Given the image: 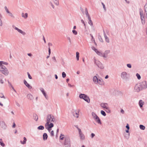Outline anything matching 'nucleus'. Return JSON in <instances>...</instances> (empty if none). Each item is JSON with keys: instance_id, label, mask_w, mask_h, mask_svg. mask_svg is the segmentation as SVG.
Segmentation results:
<instances>
[{"instance_id": "1", "label": "nucleus", "mask_w": 147, "mask_h": 147, "mask_svg": "<svg viewBox=\"0 0 147 147\" xmlns=\"http://www.w3.org/2000/svg\"><path fill=\"white\" fill-rule=\"evenodd\" d=\"M55 121V119L53 116L51 115H48L47 118L46 123L45 124L46 128L49 132L51 130V128L54 126L53 123Z\"/></svg>"}, {"instance_id": "2", "label": "nucleus", "mask_w": 147, "mask_h": 147, "mask_svg": "<svg viewBox=\"0 0 147 147\" xmlns=\"http://www.w3.org/2000/svg\"><path fill=\"white\" fill-rule=\"evenodd\" d=\"M3 61H0V71L3 74L7 75L8 74V71L6 68L2 64Z\"/></svg>"}, {"instance_id": "3", "label": "nucleus", "mask_w": 147, "mask_h": 147, "mask_svg": "<svg viewBox=\"0 0 147 147\" xmlns=\"http://www.w3.org/2000/svg\"><path fill=\"white\" fill-rule=\"evenodd\" d=\"M80 98H82L84 99L85 101L87 102L88 103H89L90 102V99L89 97L86 95L84 94H81L80 95Z\"/></svg>"}, {"instance_id": "4", "label": "nucleus", "mask_w": 147, "mask_h": 147, "mask_svg": "<svg viewBox=\"0 0 147 147\" xmlns=\"http://www.w3.org/2000/svg\"><path fill=\"white\" fill-rule=\"evenodd\" d=\"M93 81L96 83H98L100 85H103L104 84V82H103V80H101V83L100 82L101 80H98L97 77L96 76H94L93 77Z\"/></svg>"}, {"instance_id": "5", "label": "nucleus", "mask_w": 147, "mask_h": 147, "mask_svg": "<svg viewBox=\"0 0 147 147\" xmlns=\"http://www.w3.org/2000/svg\"><path fill=\"white\" fill-rule=\"evenodd\" d=\"M101 106L103 108L107 110H105L107 112L109 113L110 111L109 109V106L107 104L102 103L101 104Z\"/></svg>"}, {"instance_id": "6", "label": "nucleus", "mask_w": 147, "mask_h": 147, "mask_svg": "<svg viewBox=\"0 0 147 147\" xmlns=\"http://www.w3.org/2000/svg\"><path fill=\"white\" fill-rule=\"evenodd\" d=\"M79 133L80 135V139L82 140H84L85 138V136L84 135L82 134L81 130L78 127H77Z\"/></svg>"}, {"instance_id": "7", "label": "nucleus", "mask_w": 147, "mask_h": 147, "mask_svg": "<svg viewBox=\"0 0 147 147\" xmlns=\"http://www.w3.org/2000/svg\"><path fill=\"white\" fill-rule=\"evenodd\" d=\"M79 111L78 110H73V113L74 116L77 118L78 117Z\"/></svg>"}, {"instance_id": "8", "label": "nucleus", "mask_w": 147, "mask_h": 147, "mask_svg": "<svg viewBox=\"0 0 147 147\" xmlns=\"http://www.w3.org/2000/svg\"><path fill=\"white\" fill-rule=\"evenodd\" d=\"M140 84L141 88H145L147 87L146 83L145 81L141 82Z\"/></svg>"}, {"instance_id": "9", "label": "nucleus", "mask_w": 147, "mask_h": 147, "mask_svg": "<svg viewBox=\"0 0 147 147\" xmlns=\"http://www.w3.org/2000/svg\"><path fill=\"white\" fill-rule=\"evenodd\" d=\"M140 15L141 19L142 20V23L143 24H144L145 23L144 16L143 13V11H140Z\"/></svg>"}, {"instance_id": "10", "label": "nucleus", "mask_w": 147, "mask_h": 147, "mask_svg": "<svg viewBox=\"0 0 147 147\" xmlns=\"http://www.w3.org/2000/svg\"><path fill=\"white\" fill-rule=\"evenodd\" d=\"M121 76L123 79H125L127 78V74L125 72H123L121 73Z\"/></svg>"}, {"instance_id": "11", "label": "nucleus", "mask_w": 147, "mask_h": 147, "mask_svg": "<svg viewBox=\"0 0 147 147\" xmlns=\"http://www.w3.org/2000/svg\"><path fill=\"white\" fill-rule=\"evenodd\" d=\"M24 83L25 85L29 89H31L32 87L27 82L26 80H24Z\"/></svg>"}, {"instance_id": "12", "label": "nucleus", "mask_w": 147, "mask_h": 147, "mask_svg": "<svg viewBox=\"0 0 147 147\" xmlns=\"http://www.w3.org/2000/svg\"><path fill=\"white\" fill-rule=\"evenodd\" d=\"M95 121L97 122L98 124H101V122L98 116H96V117L94 118Z\"/></svg>"}, {"instance_id": "13", "label": "nucleus", "mask_w": 147, "mask_h": 147, "mask_svg": "<svg viewBox=\"0 0 147 147\" xmlns=\"http://www.w3.org/2000/svg\"><path fill=\"white\" fill-rule=\"evenodd\" d=\"M0 124L2 128H5L6 127V125L5 123L3 121L0 122Z\"/></svg>"}, {"instance_id": "14", "label": "nucleus", "mask_w": 147, "mask_h": 147, "mask_svg": "<svg viewBox=\"0 0 147 147\" xmlns=\"http://www.w3.org/2000/svg\"><path fill=\"white\" fill-rule=\"evenodd\" d=\"M109 52V51H105L103 54H102V57H107L108 54Z\"/></svg>"}, {"instance_id": "15", "label": "nucleus", "mask_w": 147, "mask_h": 147, "mask_svg": "<svg viewBox=\"0 0 147 147\" xmlns=\"http://www.w3.org/2000/svg\"><path fill=\"white\" fill-rule=\"evenodd\" d=\"M15 29L17 30L19 32L22 34H25V33L24 32L22 31L21 30L19 29L17 27H15Z\"/></svg>"}, {"instance_id": "16", "label": "nucleus", "mask_w": 147, "mask_h": 147, "mask_svg": "<svg viewBox=\"0 0 147 147\" xmlns=\"http://www.w3.org/2000/svg\"><path fill=\"white\" fill-rule=\"evenodd\" d=\"M88 19L89 20L88 23L91 26H92L93 23L91 20V18L89 15H88Z\"/></svg>"}, {"instance_id": "17", "label": "nucleus", "mask_w": 147, "mask_h": 147, "mask_svg": "<svg viewBox=\"0 0 147 147\" xmlns=\"http://www.w3.org/2000/svg\"><path fill=\"white\" fill-rule=\"evenodd\" d=\"M95 51L97 54L100 56L102 57V53L98 51V50L97 49H95Z\"/></svg>"}, {"instance_id": "18", "label": "nucleus", "mask_w": 147, "mask_h": 147, "mask_svg": "<svg viewBox=\"0 0 147 147\" xmlns=\"http://www.w3.org/2000/svg\"><path fill=\"white\" fill-rule=\"evenodd\" d=\"M22 17L24 18L25 19H26L28 17V14L27 13H22Z\"/></svg>"}, {"instance_id": "19", "label": "nucleus", "mask_w": 147, "mask_h": 147, "mask_svg": "<svg viewBox=\"0 0 147 147\" xmlns=\"http://www.w3.org/2000/svg\"><path fill=\"white\" fill-rule=\"evenodd\" d=\"M28 98L30 100H32L33 99V98L32 95L30 94H29L27 95Z\"/></svg>"}, {"instance_id": "20", "label": "nucleus", "mask_w": 147, "mask_h": 147, "mask_svg": "<svg viewBox=\"0 0 147 147\" xmlns=\"http://www.w3.org/2000/svg\"><path fill=\"white\" fill-rule=\"evenodd\" d=\"M40 90L42 92V93H43V94L44 95L45 97L47 98V97L46 94V93L45 91L42 88H41L40 89Z\"/></svg>"}, {"instance_id": "21", "label": "nucleus", "mask_w": 147, "mask_h": 147, "mask_svg": "<svg viewBox=\"0 0 147 147\" xmlns=\"http://www.w3.org/2000/svg\"><path fill=\"white\" fill-rule=\"evenodd\" d=\"M48 137L46 133H44L43 136V139L44 140H46L47 139Z\"/></svg>"}, {"instance_id": "22", "label": "nucleus", "mask_w": 147, "mask_h": 147, "mask_svg": "<svg viewBox=\"0 0 147 147\" xmlns=\"http://www.w3.org/2000/svg\"><path fill=\"white\" fill-rule=\"evenodd\" d=\"M144 102L142 100H140L139 102V105L140 107L141 108L142 107L143 105L144 104Z\"/></svg>"}, {"instance_id": "23", "label": "nucleus", "mask_w": 147, "mask_h": 147, "mask_svg": "<svg viewBox=\"0 0 147 147\" xmlns=\"http://www.w3.org/2000/svg\"><path fill=\"white\" fill-rule=\"evenodd\" d=\"M79 53L78 52H76V58L77 59L78 61L79 60Z\"/></svg>"}, {"instance_id": "24", "label": "nucleus", "mask_w": 147, "mask_h": 147, "mask_svg": "<svg viewBox=\"0 0 147 147\" xmlns=\"http://www.w3.org/2000/svg\"><path fill=\"white\" fill-rule=\"evenodd\" d=\"M26 138L24 137V140L23 142L21 141V143L22 144H24L26 143Z\"/></svg>"}, {"instance_id": "25", "label": "nucleus", "mask_w": 147, "mask_h": 147, "mask_svg": "<svg viewBox=\"0 0 147 147\" xmlns=\"http://www.w3.org/2000/svg\"><path fill=\"white\" fill-rule=\"evenodd\" d=\"M44 127L43 126H42V125H40V126H39L38 127V129H40V130H43L44 129Z\"/></svg>"}, {"instance_id": "26", "label": "nucleus", "mask_w": 147, "mask_h": 147, "mask_svg": "<svg viewBox=\"0 0 147 147\" xmlns=\"http://www.w3.org/2000/svg\"><path fill=\"white\" fill-rule=\"evenodd\" d=\"M55 3L57 5L59 4V1L58 0H53Z\"/></svg>"}, {"instance_id": "27", "label": "nucleus", "mask_w": 147, "mask_h": 147, "mask_svg": "<svg viewBox=\"0 0 147 147\" xmlns=\"http://www.w3.org/2000/svg\"><path fill=\"white\" fill-rule=\"evenodd\" d=\"M140 127L141 129L142 130H144L145 129V127L142 125H140Z\"/></svg>"}, {"instance_id": "28", "label": "nucleus", "mask_w": 147, "mask_h": 147, "mask_svg": "<svg viewBox=\"0 0 147 147\" xmlns=\"http://www.w3.org/2000/svg\"><path fill=\"white\" fill-rule=\"evenodd\" d=\"M60 139L61 140H63L64 138V135L61 134L60 136Z\"/></svg>"}, {"instance_id": "29", "label": "nucleus", "mask_w": 147, "mask_h": 147, "mask_svg": "<svg viewBox=\"0 0 147 147\" xmlns=\"http://www.w3.org/2000/svg\"><path fill=\"white\" fill-rule=\"evenodd\" d=\"M101 114L104 116H105L106 115V114L102 110L101 111Z\"/></svg>"}, {"instance_id": "30", "label": "nucleus", "mask_w": 147, "mask_h": 147, "mask_svg": "<svg viewBox=\"0 0 147 147\" xmlns=\"http://www.w3.org/2000/svg\"><path fill=\"white\" fill-rule=\"evenodd\" d=\"M9 14V15L11 17L13 18H14V17L13 14L10 12H9V13H8Z\"/></svg>"}, {"instance_id": "31", "label": "nucleus", "mask_w": 147, "mask_h": 147, "mask_svg": "<svg viewBox=\"0 0 147 147\" xmlns=\"http://www.w3.org/2000/svg\"><path fill=\"white\" fill-rule=\"evenodd\" d=\"M105 40L106 42H109V39L106 36H105Z\"/></svg>"}, {"instance_id": "32", "label": "nucleus", "mask_w": 147, "mask_h": 147, "mask_svg": "<svg viewBox=\"0 0 147 147\" xmlns=\"http://www.w3.org/2000/svg\"><path fill=\"white\" fill-rule=\"evenodd\" d=\"M145 11L146 13V14L147 16V5H145Z\"/></svg>"}, {"instance_id": "33", "label": "nucleus", "mask_w": 147, "mask_h": 147, "mask_svg": "<svg viewBox=\"0 0 147 147\" xmlns=\"http://www.w3.org/2000/svg\"><path fill=\"white\" fill-rule=\"evenodd\" d=\"M92 115L93 117L94 118H95L96 117V116H98L95 113H92Z\"/></svg>"}, {"instance_id": "34", "label": "nucleus", "mask_w": 147, "mask_h": 147, "mask_svg": "<svg viewBox=\"0 0 147 147\" xmlns=\"http://www.w3.org/2000/svg\"><path fill=\"white\" fill-rule=\"evenodd\" d=\"M62 77L63 78H64L66 77V74L64 72H62Z\"/></svg>"}, {"instance_id": "35", "label": "nucleus", "mask_w": 147, "mask_h": 147, "mask_svg": "<svg viewBox=\"0 0 147 147\" xmlns=\"http://www.w3.org/2000/svg\"><path fill=\"white\" fill-rule=\"evenodd\" d=\"M0 144L2 146L4 147L5 146V144L2 142H1V141H0Z\"/></svg>"}, {"instance_id": "36", "label": "nucleus", "mask_w": 147, "mask_h": 147, "mask_svg": "<svg viewBox=\"0 0 147 147\" xmlns=\"http://www.w3.org/2000/svg\"><path fill=\"white\" fill-rule=\"evenodd\" d=\"M72 32L75 35H76L77 34V32L75 30H73Z\"/></svg>"}, {"instance_id": "37", "label": "nucleus", "mask_w": 147, "mask_h": 147, "mask_svg": "<svg viewBox=\"0 0 147 147\" xmlns=\"http://www.w3.org/2000/svg\"><path fill=\"white\" fill-rule=\"evenodd\" d=\"M136 76H137V78L138 79H140L141 78V77L139 74H136Z\"/></svg>"}, {"instance_id": "38", "label": "nucleus", "mask_w": 147, "mask_h": 147, "mask_svg": "<svg viewBox=\"0 0 147 147\" xmlns=\"http://www.w3.org/2000/svg\"><path fill=\"white\" fill-rule=\"evenodd\" d=\"M0 97L1 98H5L3 94L2 93H0Z\"/></svg>"}, {"instance_id": "39", "label": "nucleus", "mask_w": 147, "mask_h": 147, "mask_svg": "<svg viewBox=\"0 0 147 147\" xmlns=\"http://www.w3.org/2000/svg\"><path fill=\"white\" fill-rule=\"evenodd\" d=\"M5 9L7 13H9V11L8 9H7L6 6L5 7Z\"/></svg>"}, {"instance_id": "40", "label": "nucleus", "mask_w": 147, "mask_h": 147, "mask_svg": "<svg viewBox=\"0 0 147 147\" xmlns=\"http://www.w3.org/2000/svg\"><path fill=\"white\" fill-rule=\"evenodd\" d=\"M51 135L52 136H54V132L53 131H52L51 132Z\"/></svg>"}, {"instance_id": "41", "label": "nucleus", "mask_w": 147, "mask_h": 147, "mask_svg": "<svg viewBox=\"0 0 147 147\" xmlns=\"http://www.w3.org/2000/svg\"><path fill=\"white\" fill-rule=\"evenodd\" d=\"M27 74H28V75L29 78V79H32V77L29 74V73L28 72L27 73Z\"/></svg>"}, {"instance_id": "42", "label": "nucleus", "mask_w": 147, "mask_h": 147, "mask_svg": "<svg viewBox=\"0 0 147 147\" xmlns=\"http://www.w3.org/2000/svg\"><path fill=\"white\" fill-rule=\"evenodd\" d=\"M90 35H91V36L92 37V40L95 43L94 39V38H93V36L92 35H91V34H90Z\"/></svg>"}, {"instance_id": "43", "label": "nucleus", "mask_w": 147, "mask_h": 147, "mask_svg": "<svg viewBox=\"0 0 147 147\" xmlns=\"http://www.w3.org/2000/svg\"><path fill=\"white\" fill-rule=\"evenodd\" d=\"M95 136V134L93 133H92L91 134V137L92 138H93V137Z\"/></svg>"}, {"instance_id": "44", "label": "nucleus", "mask_w": 147, "mask_h": 147, "mask_svg": "<svg viewBox=\"0 0 147 147\" xmlns=\"http://www.w3.org/2000/svg\"><path fill=\"white\" fill-rule=\"evenodd\" d=\"M52 59L54 60L55 62H56V58H55V57H52Z\"/></svg>"}, {"instance_id": "45", "label": "nucleus", "mask_w": 147, "mask_h": 147, "mask_svg": "<svg viewBox=\"0 0 147 147\" xmlns=\"http://www.w3.org/2000/svg\"><path fill=\"white\" fill-rule=\"evenodd\" d=\"M81 22L82 23H83L84 24L85 27V26H86L85 24L84 23V21H83V20H81Z\"/></svg>"}, {"instance_id": "46", "label": "nucleus", "mask_w": 147, "mask_h": 147, "mask_svg": "<svg viewBox=\"0 0 147 147\" xmlns=\"http://www.w3.org/2000/svg\"><path fill=\"white\" fill-rule=\"evenodd\" d=\"M127 66L129 68L131 67V65L130 64H127Z\"/></svg>"}, {"instance_id": "47", "label": "nucleus", "mask_w": 147, "mask_h": 147, "mask_svg": "<svg viewBox=\"0 0 147 147\" xmlns=\"http://www.w3.org/2000/svg\"><path fill=\"white\" fill-rule=\"evenodd\" d=\"M126 128H127V129L128 130H129V125L128 124H127V125L126 126Z\"/></svg>"}, {"instance_id": "48", "label": "nucleus", "mask_w": 147, "mask_h": 147, "mask_svg": "<svg viewBox=\"0 0 147 147\" xmlns=\"http://www.w3.org/2000/svg\"><path fill=\"white\" fill-rule=\"evenodd\" d=\"M49 55H50L51 53V49L50 48H49Z\"/></svg>"}, {"instance_id": "49", "label": "nucleus", "mask_w": 147, "mask_h": 147, "mask_svg": "<svg viewBox=\"0 0 147 147\" xmlns=\"http://www.w3.org/2000/svg\"><path fill=\"white\" fill-rule=\"evenodd\" d=\"M16 127V124L15 123H13V125L12 126V127L13 128H14V127Z\"/></svg>"}, {"instance_id": "50", "label": "nucleus", "mask_w": 147, "mask_h": 147, "mask_svg": "<svg viewBox=\"0 0 147 147\" xmlns=\"http://www.w3.org/2000/svg\"><path fill=\"white\" fill-rule=\"evenodd\" d=\"M0 83L1 84H3V81L2 79H1L0 81Z\"/></svg>"}, {"instance_id": "51", "label": "nucleus", "mask_w": 147, "mask_h": 147, "mask_svg": "<svg viewBox=\"0 0 147 147\" xmlns=\"http://www.w3.org/2000/svg\"><path fill=\"white\" fill-rule=\"evenodd\" d=\"M121 112L122 113H123L124 112V111H123V110L122 109L121 110Z\"/></svg>"}, {"instance_id": "52", "label": "nucleus", "mask_w": 147, "mask_h": 147, "mask_svg": "<svg viewBox=\"0 0 147 147\" xmlns=\"http://www.w3.org/2000/svg\"><path fill=\"white\" fill-rule=\"evenodd\" d=\"M2 25V22L1 21V19H0V25Z\"/></svg>"}, {"instance_id": "53", "label": "nucleus", "mask_w": 147, "mask_h": 147, "mask_svg": "<svg viewBox=\"0 0 147 147\" xmlns=\"http://www.w3.org/2000/svg\"><path fill=\"white\" fill-rule=\"evenodd\" d=\"M28 55L29 56H31L32 55V54H31V53H28Z\"/></svg>"}, {"instance_id": "54", "label": "nucleus", "mask_w": 147, "mask_h": 147, "mask_svg": "<svg viewBox=\"0 0 147 147\" xmlns=\"http://www.w3.org/2000/svg\"><path fill=\"white\" fill-rule=\"evenodd\" d=\"M92 49L93 50H94V51H95V49H96L94 48V47H92Z\"/></svg>"}, {"instance_id": "55", "label": "nucleus", "mask_w": 147, "mask_h": 147, "mask_svg": "<svg viewBox=\"0 0 147 147\" xmlns=\"http://www.w3.org/2000/svg\"><path fill=\"white\" fill-rule=\"evenodd\" d=\"M55 78L56 79H57L58 78V77L56 75H55Z\"/></svg>"}, {"instance_id": "56", "label": "nucleus", "mask_w": 147, "mask_h": 147, "mask_svg": "<svg viewBox=\"0 0 147 147\" xmlns=\"http://www.w3.org/2000/svg\"><path fill=\"white\" fill-rule=\"evenodd\" d=\"M103 8H104V9L106 10V8L105 7V5H103Z\"/></svg>"}, {"instance_id": "57", "label": "nucleus", "mask_w": 147, "mask_h": 147, "mask_svg": "<svg viewBox=\"0 0 147 147\" xmlns=\"http://www.w3.org/2000/svg\"><path fill=\"white\" fill-rule=\"evenodd\" d=\"M69 79L68 78H67L66 79V82H68V81H69Z\"/></svg>"}, {"instance_id": "58", "label": "nucleus", "mask_w": 147, "mask_h": 147, "mask_svg": "<svg viewBox=\"0 0 147 147\" xmlns=\"http://www.w3.org/2000/svg\"><path fill=\"white\" fill-rule=\"evenodd\" d=\"M108 78V75H107L105 77V78L107 79Z\"/></svg>"}, {"instance_id": "59", "label": "nucleus", "mask_w": 147, "mask_h": 147, "mask_svg": "<svg viewBox=\"0 0 147 147\" xmlns=\"http://www.w3.org/2000/svg\"><path fill=\"white\" fill-rule=\"evenodd\" d=\"M51 6H52L53 8H54V5H53L51 3Z\"/></svg>"}, {"instance_id": "60", "label": "nucleus", "mask_w": 147, "mask_h": 147, "mask_svg": "<svg viewBox=\"0 0 147 147\" xmlns=\"http://www.w3.org/2000/svg\"><path fill=\"white\" fill-rule=\"evenodd\" d=\"M0 105L2 107L3 106V104L1 102H0Z\"/></svg>"}, {"instance_id": "61", "label": "nucleus", "mask_w": 147, "mask_h": 147, "mask_svg": "<svg viewBox=\"0 0 147 147\" xmlns=\"http://www.w3.org/2000/svg\"><path fill=\"white\" fill-rule=\"evenodd\" d=\"M59 131V129H57V133Z\"/></svg>"}, {"instance_id": "62", "label": "nucleus", "mask_w": 147, "mask_h": 147, "mask_svg": "<svg viewBox=\"0 0 147 147\" xmlns=\"http://www.w3.org/2000/svg\"><path fill=\"white\" fill-rule=\"evenodd\" d=\"M76 28V26H74L73 27V29H75Z\"/></svg>"}, {"instance_id": "63", "label": "nucleus", "mask_w": 147, "mask_h": 147, "mask_svg": "<svg viewBox=\"0 0 147 147\" xmlns=\"http://www.w3.org/2000/svg\"><path fill=\"white\" fill-rule=\"evenodd\" d=\"M43 40H44V42H45V43H46V41H45V38L44 37H43Z\"/></svg>"}, {"instance_id": "64", "label": "nucleus", "mask_w": 147, "mask_h": 147, "mask_svg": "<svg viewBox=\"0 0 147 147\" xmlns=\"http://www.w3.org/2000/svg\"><path fill=\"white\" fill-rule=\"evenodd\" d=\"M126 132H127V133H128L129 132V131H128V130L127 129V130H126Z\"/></svg>"}]
</instances>
